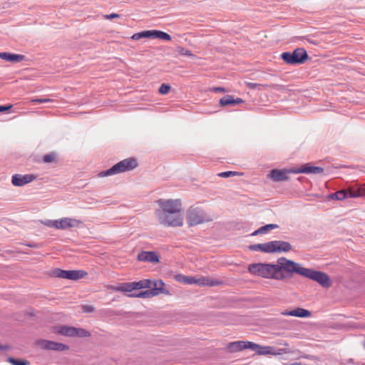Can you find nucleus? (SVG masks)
Instances as JSON below:
<instances>
[{
  "label": "nucleus",
  "instance_id": "nucleus-36",
  "mask_svg": "<svg viewBox=\"0 0 365 365\" xmlns=\"http://www.w3.org/2000/svg\"><path fill=\"white\" fill-rule=\"evenodd\" d=\"M82 310L85 313H92L94 312L95 308L91 305L85 304L82 305Z\"/></svg>",
  "mask_w": 365,
  "mask_h": 365
},
{
  "label": "nucleus",
  "instance_id": "nucleus-43",
  "mask_svg": "<svg viewBox=\"0 0 365 365\" xmlns=\"http://www.w3.org/2000/svg\"><path fill=\"white\" fill-rule=\"evenodd\" d=\"M12 107V105L0 106V112L9 110Z\"/></svg>",
  "mask_w": 365,
  "mask_h": 365
},
{
  "label": "nucleus",
  "instance_id": "nucleus-37",
  "mask_svg": "<svg viewBox=\"0 0 365 365\" xmlns=\"http://www.w3.org/2000/svg\"><path fill=\"white\" fill-rule=\"evenodd\" d=\"M170 86L168 84H161V94H167L170 91Z\"/></svg>",
  "mask_w": 365,
  "mask_h": 365
},
{
  "label": "nucleus",
  "instance_id": "nucleus-19",
  "mask_svg": "<svg viewBox=\"0 0 365 365\" xmlns=\"http://www.w3.org/2000/svg\"><path fill=\"white\" fill-rule=\"evenodd\" d=\"M143 38H160V31L158 30H148L143 31L139 33L134 34L131 38L133 40H139Z\"/></svg>",
  "mask_w": 365,
  "mask_h": 365
},
{
  "label": "nucleus",
  "instance_id": "nucleus-16",
  "mask_svg": "<svg viewBox=\"0 0 365 365\" xmlns=\"http://www.w3.org/2000/svg\"><path fill=\"white\" fill-rule=\"evenodd\" d=\"M292 250V245L286 241L274 240L272 241L273 253L287 252Z\"/></svg>",
  "mask_w": 365,
  "mask_h": 365
},
{
  "label": "nucleus",
  "instance_id": "nucleus-18",
  "mask_svg": "<svg viewBox=\"0 0 365 365\" xmlns=\"http://www.w3.org/2000/svg\"><path fill=\"white\" fill-rule=\"evenodd\" d=\"M289 172L294 173L318 174V173H323L324 169L321 167L304 165L300 168L297 169V170H291Z\"/></svg>",
  "mask_w": 365,
  "mask_h": 365
},
{
  "label": "nucleus",
  "instance_id": "nucleus-15",
  "mask_svg": "<svg viewBox=\"0 0 365 365\" xmlns=\"http://www.w3.org/2000/svg\"><path fill=\"white\" fill-rule=\"evenodd\" d=\"M150 288V289L131 293L128 294V296L130 297L150 298L154 296H157L160 293V288H157V285H153Z\"/></svg>",
  "mask_w": 365,
  "mask_h": 365
},
{
  "label": "nucleus",
  "instance_id": "nucleus-4",
  "mask_svg": "<svg viewBox=\"0 0 365 365\" xmlns=\"http://www.w3.org/2000/svg\"><path fill=\"white\" fill-rule=\"evenodd\" d=\"M187 223L190 227L211 221L205 212L197 207L191 206L186 212Z\"/></svg>",
  "mask_w": 365,
  "mask_h": 365
},
{
  "label": "nucleus",
  "instance_id": "nucleus-48",
  "mask_svg": "<svg viewBox=\"0 0 365 365\" xmlns=\"http://www.w3.org/2000/svg\"><path fill=\"white\" fill-rule=\"evenodd\" d=\"M6 347L0 344V350H5Z\"/></svg>",
  "mask_w": 365,
  "mask_h": 365
},
{
  "label": "nucleus",
  "instance_id": "nucleus-8",
  "mask_svg": "<svg viewBox=\"0 0 365 365\" xmlns=\"http://www.w3.org/2000/svg\"><path fill=\"white\" fill-rule=\"evenodd\" d=\"M282 59L290 65L301 64L308 58V54L303 48H297L293 52H284L281 54Z\"/></svg>",
  "mask_w": 365,
  "mask_h": 365
},
{
  "label": "nucleus",
  "instance_id": "nucleus-34",
  "mask_svg": "<svg viewBox=\"0 0 365 365\" xmlns=\"http://www.w3.org/2000/svg\"><path fill=\"white\" fill-rule=\"evenodd\" d=\"M237 175V172L226 171V172H222V173H219L218 176L222 177V178H229L230 176H235Z\"/></svg>",
  "mask_w": 365,
  "mask_h": 365
},
{
  "label": "nucleus",
  "instance_id": "nucleus-7",
  "mask_svg": "<svg viewBox=\"0 0 365 365\" xmlns=\"http://www.w3.org/2000/svg\"><path fill=\"white\" fill-rule=\"evenodd\" d=\"M153 285L156 286V282L149 279H145L138 282L123 283L117 287H113L115 291L122 292H132L133 290L140 289L143 288H150Z\"/></svg>",
  "mask_w": 365,
  "mask_h": 365
},
{
  "label": "nucleus",
  "instance_id": "nucleus-13",
  "mask_svg": "<svg viewBox=\"0 0 365 365\" xmlns=\"http://www.w3.org/2000/svg\"><path fill=\"white\" fill-rule=\"evenodd\" d=\"M36 178L34 174H14L11 177V183L16 187H22L35 180Z\"/></svg>",
  "mask_w": 365,
  "mask_h": 365
},
{
  "label": "nucleus",
  "instance_id": "nucleus-27",
  "mask_svg": "<svg viewBox=\"0 0 365 365\" xmlns=\"http://www.w3.org/2000/svg\"><path fill=\"white\" fill-rule=\"evenodd\" d=\"M348 197L347 191L345 190H341L336 192L329 195V198L332 200H342Z\"/></svg>",
  "mask_w": 365,
  "mask_h": 365
},
{
  "label": "nucleus",
  "instance_id": "nucleus-9",
  "mask_svg": "<svg viewBox=\"0 0 365 365\" xmlns=\"http://www.w3.org/2000/svg\"><path fill=\"white\" fill-rule=\"evenodd\" d=\"M56 331L63 336L72 337H88L91 335L90 332L84 329L68 326L58 327Z\"/></svg>",
  "mask_w": 365,
  "mask_h": 365
},
{
  "label": "nucleus",
  "instance_id": "nucleus-22",
  "mask_svg": "<svg viewBox=\"0 0 365 365\" xmlns=\"http://www.w3.org/2000/svg\"><path fill=\"white\" fill-rule=\"evenodd\" d=\"M250 347V349L256 351L259 355H266V354H272L273 346H261L257 344L252 342V344H249L248 345Z\"/></svg>",
  "mask_w": 365,
  "mask_h": 365
},
{
  "label": "nucleus",
  "instance_id": "nucleus-17",
  "mask_svg": "<svg viewBox=\"0 0 365 365\" xmlns=\"http://www.w3.org/2000/svg\"><path fill=\"white\" fill-rule=\"evenodd\" d=\"M267 263H253L248 266V272L258 277L264 278L266 266Z\"/></svg>",
  "mask_w": 365,
  "mask_h": 365
},
{
  "label": "nucleus",
  "instance_id": "nucleus-33",
  "mask_svg": "<svg viewBox=\"0 0 365 365\" xmlns=\"http://www.w3.org/2000/svg\"><path fill=\"white\" fill-rule=\"evenodd\" d=\"M348 197L355 198L360 197L361 195V191L359 190H349L347 191Z\"/></svg>",
  "mask_w": 365,
  "mask_h": 365
},
{
  "label": "nucleus",
  "instance_id": "nucleus-6",
  "mask_svg": "<svg viewBox=\"0 0 365 365\" xmlns=\"http://www.w3.org/2000/svg\"><path fill=\"white\" fill-rule=\"evenodd\" d=\"M175 279L181 283L185 284H196L200 286H209V287H214L217 286L222 284V282L220 280H215L212 279H210L209 277H200L196 278L195 277L192 276H185L184 274H177L175 275Z\"/></svg>",
  "mask_w": 365,
  "mask_h": 365
},
{
  "label": "nucleus",
  "instance_id": "nucleus-45",
  "mask_svg": "<svg viewBox=\"0 0 365 365\" xmlns=\"http://www.w3.org/2000/svg\"><path fill=\"white\" fill-rule=\"evenodd\" d=\"M261 234H263L262 232L261 231V228L259 227V229H257V230L254 231L252 233V236H256V235H261Z\"/></svg>",
  "mask_w": 365,
  "mask_h": 365
},
{
  "label": "nucleus",
  "instance_id": "nucleus-38",
  "mask_svg": "<svg viewBox=\"0 0 365 365\" xmlns=\"http://www.w3.org/2000/svg\"><path fill=\"white\" fill-rule=\"evenodd\" d=\"M249 249L252 251L262 252V244H254L249 246Z\"/></svg>",
  "mask_w": 365,
  "mask_h": 365
},
{
  "label": "nucleus",
  "instance_id": "nucleus-31",
  "mask_svg": "<svg viewBox=\"0 0 365 365\" xmlns=\"http://www.w3.org/2000/svg\"><path fill=\"white\" fill-rule=\"evenodd\" d=\"M278 227V225H276V224H268V225H266L265 226H262L261 227V231L262 232L263 234L267 232L268 231L271 230H273V229H276Z\"/></svg>",
  "mask_w": 365,
  "mask_h": 365
},
{
  "label": "nucleus",
  "instance_id": "nucleus-47",
  "mask_svg": "<svg viewBox=\"0 0 365 365\" xmlns=\"http://www.w3.org/2000/svg\"><path fill=\"white\" fill-rule=\"evenodd\" d=\"M284 365H302V364L300 362H294L292 364H284Z\"/></svg>",
  "mask_w": 365,
  "mask_h": 365
},
{
  "label": "nucleus",
  "instance_id": "nucleus-49",
  "mask_svg": "<svg viewBox=\"0 0 365 365\" xmlns=\"http://www.w3.org/2000/svg\"><path fill=\"white\" fill-rule=\"evenodd\" d=\"M304 357L307 358V359L309 358V356H304Z\"/></svg>",
  "mask_w": 365,
  "mask_h": 365
},
{
  "label": "nucleus",
  "instance_id": "nucleus-5",
  "mask_svg": "<svg viewBox=\"0 0 365 365\" xmlns=\"http://www.w3.org/2000/svg\"><path fill=\"white\" fill-rule=\"evenodd\" d=\"M44 224L49 227L65 230L70 228L79 227L83 225V222L76 218L62 217L58 220H46Z\"/></svg>",
  "mask_w": 365,
  "mask_h": 365
},
{
  "label": "nucleus",
  "instance_id": "nucleus-35",
  "mask_svg": "<svg viewBox=\"0 0 365 365\" xmlns=\"http://www.w3.org/2000/svg\"><path fill=\"white\" fill-rule=\"evenodd\" d=\"M52 100L50 98H32L31 100V103H48L51 102Z\"/></svg>",
  "mask_w": 365,
  "mask_h": 365
},
{
  "label": "nucleus",
  "instance_id": "nucleus-23",
  "mask_svg": "<svg viewBox=\"0 0 365 365\" xmlns=\"http://www.w3.org/2000/svg\"><path fill=\"white\" fill-rule=\"evenodd\" d=\"M282 314L284 316H293L304 318L310 317L311 312L309 310L304 309L303 308H297L296 309L291 311H284L282 312Z\"/></svg>",
  "mask_w": 365,
  "mask_h": 365
},
{
  "label": "nucleus",
  "instance_id": "nucleus-26",
  "mask_svg": "<svg viewBox=\"0 0 365 365\" xmlns=\"http://www.w3.org/2000/svg\"><path fill=\"white\" fill-rule=\"evenodd\" d=\"M243 101L242 98H234L233 96L227 95L220 100V104L222 106H227V105H235L242 103Z\"/></svg>",
  "mask_w": 365,
  "mask_h": 365
},
{
  "label": "nucleus",
  "instance_id": "nucleus-11",
  "mask_svg": "<svg viewBox=\"0 0 365 365\" xmlns=\"http://www.w3.org/2000/svg\"><path fill=\"white\" fill-rule=\"evenodd\" d=\"M181 207L182 204L180 199H161V209L165 212V214L180 212Z\"/></svg>",
  "mask_w": 365,
  "mask_h": 365
},
{
  "label": "nucleus",
  "instance_id": "nucleus-28",
  "mask_svg": "<svg viewBox=\"0 0 365 365\" xmlns=\"http://www.w3.org/2000/svg\"><path fill=\"white\" fill-rule=\"evenodd\" d=\"M294 353L289 348H281V349H275L273 347L272 355H282L283 354H291Z\"/></svg>",
  "mask_w": 365,
  "mask_h": 365
},
{
  "label": "nucleus",
  "instance_id": "nucleus-10",
  "mask_svg": "<svg viewBox=\"0 0 365 365\" xmlns=\"http://www.w3.org/2000/svg\"><path fill=\"white\" fill-rule=\"evenodd\" d=\"M86 274L87 273L83 270H63L61 269H56L53 272V275L54 277L72 280L82 279Z\"/></svg>",
  "mask_w": 365,
  "mask_h": 365
},
{
  "label": "nucleus",
  "instance_id": "nucleus-20",
  "mask_svg": "<svg viewBox=\"0 0 365 365\" xmlns=\"http://www.w3.org/2000/svg\"><path fill=\"white\" fill-rule=\"evenodd\" d=\"M251 341H237L234 342H230L227 345V349L230 352H237L240 351H242L246 349H250L248 346L249 344H252Z\"/></svg>",
  "mask_w": 365,
  "mask_h": 365
},
{
  "label": "nucleus",
  "instance_id": "nucleus-44",
  "mask_svg": "<svg viewBox=\"0 0 365 365\" xmlns=\"http://www.w3.org/2000/svg\"><path fill=\"white\" fill-rule=\"evenodd\" d=\"M165 286L164 282L161 280V294H168V291L166 290L163 287Z\"/></svg>",
  "mask_w": 365,
  "mask_h": 365
},
{
  "label": "nucleus",
  "instance_id": "nucleus-29",
  "mask_svg": "<svg viewBox=\"0 0 365 365\" xmlns=\"http://www.w3.org/2000/svg\"><path fill=\"white\" fill-rule=\"evenodd\" d=\"M262 252L264 253H273L272 241L262 244Z\"/></svg>",
  "mask_w": 365,
  "mask_h": 365
},
{
  "label": "nucleus",
  "instance_id": "nucleus-42",
  "mask_svg": "<svg viewBox=\"0 0 365 365\" xmlns=\"http://www.w3.org/2000/svg\"><path fill=\"white\" fill-rule=\"evenodd\" d=\"M247 86L249 88H251V89H255V88L262 86V85L255 83H247Z\"/></svg>",
  "mask_w": 365,
  "mask_h": 365
},
{
  "label": "nucleus",
  "instance_id": "nucleus-1",
  "mask_svg": "<svg viewBox=\"0 0 365 365\" xmlns=\"http://www.w3.org/2000/svg\"><path fill=\"white\" fill-rule=\"evenodd\" d=\"M296 262L285 257L278 259L277 264L267 263L264 278L284 280L294 273Z\"/></svg>",
  "mask_w": 365,
  "mask_h": 365
},
{
  "label": "nucleus",
  "instance_id": "nucleus-41",
  "mask_svg": "<svg viewBox=\"0 0 365 365\" xmlns=\"http://www.w3.org/2000/svg\"><path fill=\"white\" fill-rule=\"evenodd\" d=\"M172 37L168 34L161 31V40L163 41H171Z\"/></svg>",
  "mask_w": 365,
  "mask_h": 365
},
{
  "label": "nucleus",
  "instance_id": "nucleus-50",
  "mask_svg": "<svg viewBox=\"0 0 365 365\" xmlns=\"http://www.w3.org/2000/svg\"><path fill=\"white\" fill-rule=\"evenodd\" d=\"M29 246L30 247H34V246L31 245H29Z\"/></svg>",
  "mask_w": 365,
  "mask_h": 365
},
{
  "label": "nucleus",
  "instance_id": "nucleus-32",
  "mask_svg": "<svg viewBox=\"0 0 365 365\" xmlns=\"http://www.w3.org/2000/svg\"><path fill=\"white\" fill-rule=\"evenodd\" d=\"M9 361L13 365H29V363L26 360H18L13 358L9 359Z\"/></svg>",
  "mask_w": 365,
  "mask_h": 365
},
{
  "label": "nucleus",
  "instance_id": "nucleus-14",
  "mask_svg": "<svg viewBox=\"0 0 365 365\" xmlns=\"http://www.w3.org/2000/svg\"><path fill=\"white\" fill-rule=\"evenodd\" d=\"M38 344L41 346V348L46 350L63 351L68 350L69 349L68 346L66 344L49 340H41L38 342Z\"/></svg>",
  "mask_w": 365,
  "mask_h": 365
},
{
  "label": "nucleus",
  "instance_id": "nucleus-46",
  "mask_svg": "<svg viewBox=\"0 0 365 365\" xmlns=\"http://www.w3.org/2000/svg\"><path fill=\"white\" fill-rule=\"evenodd\" d=\"M214 91L216 92H224L225 91V89L222 87H216L214 88Z\"/></svg>",
  "mask_w": 365,
  "mask_h": 365
},
{
  "label": "nucleus",
  "instance_id": "nucleus-30",
  "mask_svg": "<svg viewBox=\"0 0 365 365\" xmlns=\"http://www.w3.org/2000/svg\"><path fill=\"white\" fill-rule=\"evenodd\" d=\"M56 155L54 153H48L43 156V161L46 163H50L54 161Z\"/></svg>",
  "mask_w": 365,
  "mask_h": 365
},
{
  "label": "nucleus",
  "instance_id": "nucleus-12",
  "mask_svg": "<svg viewBox=\"0 0 365 365\" xmlns=\"http://www.w3.org/2000/svg\"><path fill=\"white\" fill-rule=\"evenodd\" d=\"M163 222L168 227H181L183 225V218L180 212L165 214Z\"/></svg>",
  "mask_w": 365,
  "mask_h": 365
},
{
  "label": "nucleus",
  "instance_id": "nucleus-3",
  "mask_svg": "<svg viewBox=\"0 0 365 365\" xmlns=\"http://www.w3.org/2000/svg\"><path fill=\"white\" fill-rule=\"evenodd\" d=\"M137 160L134 158L124 159L116 163L110 168L98 173L100 178L108 177L128 171L133 170L138 166Z\"/></svg>",
  "mask_w": 365,
  "mask_h": 365
},
{
  "label": "nucleus",
  "instance_id": "nucleus-25",
  "mask_svg": "<svg viewBox=\"0 0 365 365\" xmlns=\"http://www.w3.org/2000/svg\"><path fill=\"white\" fill-rule=\"evenodd\" d=\"M287 170L274 169L271 170L269 176L275 182L284 181L287 179Z\"/></svg>",
  "mask_w": 365,
  "mask_h": 365
},
{
  "label": "nucleus",
  "instance_id": "nucleus-2",
  "mask_svg": "<svg viewBox=\"0 0 365 365\" xmlns=\"http://www.w3.org/2000/svg\"><path fill=\"white\" fill-rule=\"evenodd\" d=\"M293 270L296 274L316 281L324 288H329L331 286L329 277L324 272L303 267L300 264L297 262L294 269Z\"/></svg>",
  "mask_w": 365,
  "mask_h": 365
},
{
  "label": "nucleus",
  "instance_id": "nucleus-24",
  "mask_svg": "<svg viewBox=\"0 0 365 365\" xmlns=\"http://www.w3.org/2000/svg\"><path fill=\"white\" fill-rule=\"evenodd\" d=\"M0 58L9 62H20L24 59V56L7 52L0 53Z\"/></svg>",
  "mask_w": 365,
  "mask_h": 365
},
{
  "label": "nucleus",
  "instance_id": "nucleus-21",
  "mask_svg": "<svg viewBox=\"0 0 365 365\" xmlns=\"http://www.w3.org/2000/svg\"><path fill=\"white\" fill-rule=\"evenodd\" d=\"M138 259L148 262H158L160 260L155 252H141L138 255Z\"/></svg>",
  "mask_w": 365,
  "mask_h": 365
},
{
  "label": "nucleus",
  "instance_id": "nucleus-39",
  "mask_svg": "<svg viewBox=\"0 0 365 365\" xmlns=\"http://www.w3.org/2000/svg\"><path fill=\"white\" fill-rule=\"evenodd\" d=\"M178 52L180 55L188 56H192V54L191 53V52L190 51H188L184 48H182V47L179 48Z\"/></svg>",
  "mask_w": 365,
  "mask_h": 365
},
{
  "label": "nucleus",
  "instance_id": "nucleus-40",
  "mask_svg": "<svg viewBox=\"0 0 365 365\" xmlns=\"http://www.w3.org/2000/svg\"><path fill=\"white\" fill-rule=\"evenodd\" d=\"M103 17H104L105 19L110 20V19H115V18H119L120 15L118 14L113 13V14H110L104 15Z\"/></svg>",
  "mask_w": 365,
  "mask_h": 365
}]
</instances>
